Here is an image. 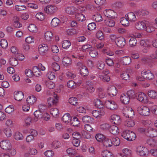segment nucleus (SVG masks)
<instances>
[{
	"label": "nucleus",
	"mask_w": 157,
	"mask_h": 157,
	"mask_svg": "<svg viewBox=\"0 0 157 157\" xmlns=\"http://www.w3.org/2000/svg\"><path fill=\"white\" fill-rule=\"evenodd\" d=\"M36 98L33 95L28 97L26 99V101L28 104L32 105L36 101Z\"/></svg>",
	"instance_id": "obj_30"
},
{
	"label": "nucleus",
	"mask_w": 157,
	"mask_h": 157,
	"mask_svg": "<svg viewBox=\"0 0 157 157\" xmlns=\"http://www.w3.org/2000/svg\"><path fill=\"white\" fill-rule=\"evenodd\" d=\"M147 144L150 147H153L157 145V141L154 139H150L147 140Z\"/></svg>",
	"instance_id": "obj_29"
},
{
	"label": "nucleus",
	"mask_w": 157,
	"mask_h": 157,
	"mask_svg": "<svg viewBox=\"0 0 157 157\" xmlns=\"http://www.w3.org/2000/svg\"><path fill=\"white\" fill-rule=\"evenodd\" d=\"M52 68L55 71H58L60 69V66L57 63L54 62L52 64Z\"/></svg>",
	"instance_id": "obj_59"
},
{
	"label": "nucleus",
	"mask_w": 157,
	"mask_h": 157,
	"mask_svg": "<svg viewBox=\"0 0 157 157\" xmlns=\"http://www.w3.org/2000/svg\"><path fill=\"white\" fill-rule=\"evenodd\" d=\"M110 141H111V140H109L105 137L102 143L104 147H110L112 146Z\"/></svg>",
	"instance_id": "obj_33"
},
{
	"label": "nucleus",
	"mask_w": 157,
	"mask_h": 157,
	"mask_svg": "<svg viewBox=\"0 0 157 157\" xmlns=\"http://www.w3.org/2000/svg\"><path fill=\"white\" fill-rule=\"evenodd\" d=\"M123 154L126 155L127 157H129L131 155V151L128 149H123Z\"/></svg>",
	"instance_id": "obj_61"
},
{
	"label": "nucleus",
	"mask_w": 157,
	"mask_h": 157,
	"mask_svg": "<svg viewBox=\"0 0 157 157\" xmlns=\"http://www.w3.org/2000/svg\"><path fill=\"white\" fill-rule=\"evenodd\" d=\"M121 136L129 141L134 140L136 138V135L133 132L129 130H126L122 133Z\"/></svg>",
	"instance_id": "obj_1"
},
{
	"label": "nucleus",
	"mask_w": 157,
	"mask_h": 157,
	"mask_svg": "<svg viewBox=\"0 0 157 157\" xmlns=\"http://www.w3.org/2000/svg\"><path fill=\"white\" fill-rule=\"evenodd\" d=\"M70 123L74 126H78L80 124L78 119L75 117H71Z\"/></svg>",
	"instance_id": "obj_25"
},
{
	"label": "nucleus",
	"mask_w": 157,
	"mask_h": 157,
	"mask_svg": "<svg viewBox=\"0 0 157 157\" xmlns=\"http://www.w3.org/2000/svg\"><path fill=\"white\" fill-rule=\"evenodd\" d=\"M96 36L100 40H102L104 38L103 33L100 31L97 32Z\"/></svg>",
	"instance_id": "obj_58"
},
{
	"label": "nucleus",
	"mask_w": 157,
	"mask_h": 157,
	"mask_svg": "<svg viewBox=\"0 0 157 157\" xmlns=\"http://www.w3.org/2000/svg\"><path fill=\"white\" fill-rule=\"evenodd\" d=\"M130 98H134L136 97L137 94H136L133 90L128 91L126 94Z\"/></svg>",
	"instance_id": "obj_43"
},
{
	"label": "nucleus",
	"mask_w": 157,
	"mask_h": 157,
	"mask_svg": "<svg viewBox=\"0 0 157 157\" xmlns=\"http://www.w3.org/2000/svg\"><path fill=\"white\" fill-rule=\"evenodd\" d=\"M14 138L17 140H22L23 136L22 134L19 132H16L14 134Z\"/></svg>",
	"instance_id": "obj_51"
},
{
	"label": "nucleus",
	"mask_w": 157,
	"mask_h": 157,
	"mask_svg": "<svg viewBox=\"0 0 157 157\" xmlns=\"http://www.w3.org/2000/svg\"><path fill=\"white\" fill-rule=\"evenodd\" d=\"M136 13L132 12H130L126 14L125 17H127L129 21L131 22L135 21L136 20Z\"/></svg>",
	"instance_id": "obj_16"
},
{
	"label": "nucleus",
	"mask_w": 157,
	"mask_h": 157,
	"mask_svg": "<svg viewBox=\"0 0 157 157\" xmlns=\"http://www.w3.org/2000/svg\"><path fill=\"white\" fill-rule=\"evenodd\" d=\"M50 113L52 116L55 117H57L59 114V110L56 108H52L51 109Z\"/></svg>",
	"instance_id": "obj_45"
},
{
	"label": "nucleus",
	"mask_w": 157,
	"mask_h": 157,
	"mask_svg": "<svg viewBox=\"0 0 157 157\" xmlns=\"http://www.w3.org/2000/svg\"><path fill=\"white\" fill-rule=\"evenodd\" d=\"M146 135L148 137H153L157 136V130L151 128L146 129Z\"/></svg>",
	"instance_id": "obj_7"
},
{
	"label": "nucleus",
	"mask_w": 157,
	"mask_h": 157,
	"mask_svg": "<svg viewBox=\"0 0 157 157\" xmlns=\"http://www.w3.org/2000/svg\"><path fill=\"white\" fill-rule=\"evenodd\" d=\"M47 77L49 79L53 80L55 77V74L51 71H49L47 74Z\"/></svg>",
	"instance_id": "obj_60"
},
{
	"label": "nucleus",
	"mask_w": 157,
	"mask_h": 157,
	"mask_svg": "<svg viewBox=\"0 0 157 157\" xmlns=\"http://www.w3.org/2000/svg\"><path fill=\"white\" fill-rule=\"evenodd\" d=\"M121 62L124 65H127L131 63V59L130 57L126 56L121 59Z\"/></svg>",
	"instance_id": "obj_18"
},
{
	"label": "nucleus",
	"mask_w": 157,
	"mask_h": 157,
	"mask_svg": "<svg viewBox=\"0 0 157 157\" xmlns=\"http://www.w3.org/2000/svg\"><path fill=\"white\" fill-rule=\"evenodd\" d=\"M137 99L143 103H146L147 102V96L146 94L143 93L139 92L137 94Z\"/></svg>",
	"instance_id": "obj_10"
},
{
	"label": "nucleus",
	"mask_w": 157,
	"mask_h": 157,
	"mask_svg": "<svg viewBox=\"0 0 157 157\" xmlns=\"http://www.w3.org/2000/svg\"><path fill=\"white\" fill-rule=\"evenodd\" d=\"M124 124L125 125L129 127H132L135 124L134 121L129 118L126 120Z\"/></svg>",
	"instance_id": "obj_38"
},
{
	"label": "nucleus",
	"mask_w": 157,
	"mask_h": 157,
	"mask_svg": "<svg viewBox=\"0 0 157 157\" xmlns=\"http://www.w3.org/2000/svg\"><path fill=\"white\" fill-rule=\"evenodd\" d=\"M123 114L124 116L126 117L131 118L134 115V112L133 110L131 108H126L124 109Z\"/></svg>",
	"instance_id": "obj_3"
},
{
	"label": "nucleus",
	"mask_w": 157,
	"mask_h": 157,
	"mask_svg": "<svg viewBox=\"0 0 157 157\" xmlns=\"http://www.w3.org/2000/svg\"><path fill=\"white\" fill-rule=\"evenodd\" d=\"M148 95L152 98L157 99V92L155 90H150L148 91Z\"/></svg>",
	"instance_id": "obj_39"
},
{
	"label": "nucleus",
	"mask_w": 157,
	"mask_h": 157,
	"mask_svg": "<svg viewBox=\"0 0 157 157\" xmlns=\"http://www.w3.org/2000/svg\"><path fill=\"white\" fill-rule=\"evenodd\" d=\"M44 155L48 157H52L54 155V153L52 151L48 150L46 151L44 153Z\"/></svg>",
	"instance_id": "obj_63"
},
{
	"label": "nucleus",
	"mask_w": 157,
	"mask_h": 157,
	"mask_svg": "<svg viewBox=\"0 0 157 157\" xmlns=\"http://www.w3.org/2000/svg\"><path fill=\"white\" fill-rule=\"evenodd\" d=\"M54 99L53 98L49 97L48 98L47 101L48 106L51 107L52 105H56L58 99L57 98V95L54 96Z\"/></svg>",
	"instance_id": "obj_15"
},
{
	"label": "nucleus",
	"mask_w": 157,
	"mask_h": 157,
	"mask_svg": "<svg viewBox=\"0 0 157 157\" xmlns=\"http://www.w3.org/2000/svg\"><path fill=\"white\" fill-rule=\"evenodd\" d=\"M115 43L118 47L122 48L125 45V40L124 38L122 37H119L117 38Z\"/></svg>",
	"instance_id": "obj_12"
},
{
	"label": "nucleus",
	"mask_w": 157,
	"mask_h": 157,
	"mask_svg": "<svg viewBox=\"0 0 157 157\" xmlns=\"http://www.w3.org/2000/svg\"><path fill=\"white\" fill-rule=\"evenodd\" d=\"M155 28L151 25L146 24L144 29L148 33H151L155 30Z\"/></svg>",
	"instance_id": "obj_42"
},
{
	"label": "nucleus",
	"mask_w": 157,
	"mask_h": 157,
	"mask_svg": "<svg viewBox=\"0 0 157 157\" xmlns=\"http://www.w3.org/2000/svg\"><path fill=\"white\" fill-rule=\"evenodd\" d=\"M71 117L68 113L65 114L62 117V120L65 123H68L70 122Z\"/></svg>",
	"instance_id": "obj_37"
},
{
	"label": "nucleus",
	"mask_w": 157,
	"mask_h": 157,
	"mask_svg": "<svg viewBox=\"0 0 157 157\" xmlns=\"http://www.w3.org/2000/svg\"><path fill=\"white\" fill-rule=\"evenodd\" d=\"M0 44L3 48H6L8 46V43L6 40L3 39L1 40Z\"/></svg>",
	"instance_id": "obj_55"
},
{
	"label": "nucleus",
	"mask_w": 157,
	"mask_h": 157,
	"mask_svg": "<svg viewBox=\"0 0 157 157\" xmlns=\"http://www.w3.org/2000/svg\"><path fill=\"white\" fill-rule=\"evenodd\" d=\"M121 77L124 80H129L130 79L129 74L126 72H123L121 75Z\"/></svg>",
	"instance_id": "obj_49"
},
{
	"label": "nucleus",
	"mask_w": 157,
	"mask_h": 157,
	"mask_svg": "<svg viewBox=\"0 0 157 157\" xmlns=\"http://www.w3.org/2000/svg\"><path fill=\"white\" fill-rule=\"evenodd\" d=\"M77 65L80 67L82 66L80 69V73L82 76H86L88 75L89 72L87 68L86 67L82 66V63H78Z\"/></svg>",
	"instance_id": "obj_11"
},
{
	"label": "nucleus",
	"mask_w": 157,
	"mask_h": 157,
	"mask_svg": "<svg viewBox=\"0 0 157 157\" xmlns=\"http://www.w3.org/2000/svg\"><path fill=\"white\" fill-rule=\"evenodd\" d=\"M3 132L8 137H10L12 135L11 129L9 128L4 129Z\"/></svg>",
	"instance_id": "obj_54"
},
{
	"label": "nucleus",
	"mask_w": 157,
	"mask_h": 157,
	"mask_svg": "<svg viewBox=\"0 0 157 157\" xmlns=\"http://www.w3.org/2000/svg\"><path fill=\"white\" fill-rule=\"evenodd\" d=\"M101 155L103 157H113L112 153L107 150L102 151L101 153Z\"/></svg>",
	"instance_id": "obj_36"
},
{
	"label": "nucleus",
	"mask_w": 157,
	"mask_h": 157,
	"mask_svg": "<svg viewBox=\"0 0 157 157\" xmlns=\"http://www.w3.org/2000/svg\"><path fill=\"white\" fill-rule=\"evenodd\" d=\"M136 151L137 154L141 156H145L148 151L146 148L142 146L137 147Z\"/></svg>",
	"instance_id": "obj_8"
},
{
	"label": "nucleus",
	"mask_w": 157,
	"mask_h": 157,
	"mask_svg": "<svg viewBox=\"0 0 157 157\" xmlns=\"http://www.w3.org/2000/svg\"><path fill=\"white\" fill-rule=\"evenodd\" d=\"M109 130L111 134L114 135H117L119 133L118 127L114 125L110 126Z\"/></svg>",
	"instance_id": "obj_22"
},
{
	"label": "nucleus",
	"mask_w": 157,
	"mask_h": 157,
	"mask_svg": "<svg viewBox=\"0 0 157 157\" xmlns=\"http://www.w3.org/2000/svg\"><path fill=\"white\" fill-rule=\"evenodd\" d=\"M105 105L108 109L111 110L116 109L118 107L116 102L111 100L106 101Z\"/></svg>",
	"instance_id": "obj_4"
},
{
	"label": "nucleus",
	"mask_w": 157,
	"mask_h": 157,
	"mask_svg": "<svg viewBox=\"0 0 157 157\" xmlns=\"http://www.w3.org/2000/svg\"><path fill=\"white\" fill-rule=\"evenodd\" d=\"M71 45V43L68 40H65L63 41L62 46L63 48L66 49L68 48Z\"/></svg>",
	"instance_id": "obj_47"
},
{
	"label": "nucleus",
	"mask_w": 157,
	"mask_h": 157,
	"mask_svg": "<svg viewBox=\"0 0 157 157\" xmlns=\"http://www.w3.org/2000/svg\"><path fill=\"white\" fill-rule=\"evenodd\" d=\"M52 33L50 31H47L45 33V38L47 40H51L52 38Z\"/></svg>",
	"instance_id": "obj_48"
},
{
	"label": "nucleus",
	"mask_w": 157,
	"mask_h": 157,
	"mask_svg": "<svg viewBox=\"0 0 157 157\" xmlns=\"http://www.w3.org/2000/svg\"><path fill=\"white\" fill-rule=\"evenodd\" d=\"M24 94L21 91H16L14 93V97L15 99L18 101H20L23 98Z\"/></svg>",
	"instance_id": "obj_17"
},
{
	"label": "nucleus",
	"mask_w": 157,
	"mask_h": 157,
	"mask_svg": "<svg viewBox=\"0 0 157 157\" xmlns=\"http://www.w3.org/2000/svg\"><path fill=\"white\" fill-rule=\"evenodd\" d=\"M105 137L103 135L101 134H97L95 136V138L97 141L101 142Z\"/></svg>",
	"instance_id": "obj_52"
},
{
	"label": "nucleus",
	"mask_w": 157,
	"mask_h": 157,
	"mask_svg": "<svg viewBox=\"0 0 157 157\" xmlns=\"http://www.w3.org/2000/svg\"><path fill=\"white\" fill-rule=\"evenodd\" d=\"M110 142L111 144L116 146H118L120 144V139L117 137L113 138Z\"/></svg>",
	"instance_id": "obj_31"
},
{
	"label": "nucleus",
	"mask_w": 157,
	"mask_h": 157,
	"mask_svg": "<svg viewBox=\"0 0 157 157\" xmlns=\"http://www.w3.org/2000/svg\"><path fill=\"white\" fill-rule=\"evenodd\" d=\"M111 119L112 120L111 122L117 125H119L121 122L120 117L117 115L115 114L112 115L111 117Z\"/></svg>",
	"instance_id": "obj_14"
},
{
	"label": "nucleus",
	"mask_w": 157,
	"mask_h": 157,
	"mask_svg": "<svg viewBox=\"0 0 157 157\" xmlns=\"http://www.w3.org/2000/svg\"><path fill=\"white\" fill-rule=\"evenodd\" d=\"M48 50V47L45 44H42L39 47V51L40 54L41 55H44L47 52Z\"/></svg>",
	"instance_id": "obj_13"
},
{
	"label": "nucleus",
	"mask_w": 157,
	"mask_h": 157,
	"mask_svg": "<svg viewBox=\"0 0 157 157\" xmlns=\"http://www.w3.org/2000/svg\"><path fill=\"white\" fill-rule=\"evenodd\" d=\"M137 44L136 39L134 37L130 38L129 41V44L131 47H134L136 46Z\"/></svg>",
	"instance_id": "obj_53"
},
{
	"label": "nucleus",
	"mask_w": 157,
	"mask_h": 157,
	"mask_svg": "<svg viewBox=\"0 0 157 157\" xmlns=\"http://www.w3.org/2000/svg\"><path fill=\"white\" fill-rule=\"evenodd\" d=\"M120 22L122 25L125 26H127L129 24V21L127 17L126 18L123 17L121 18Z\"/></svg>",
	"instance_id": "obj_46"
},
{
	"label": "nucleus",
	"mask_w": 157,
	"mask_h": 157,
	"mask_svg": "<svg viewBox=\"0 0 157 157\" xmlns=\"http://www.w3.org/2000/svg\"><path fill=\"white\" fill-rule=\"evenodd\" d=\"M82 121L84 123H91L93 121V119L90 116H85L82 117Z\"/></svg>",
	"instance_id": "obj_28"
},
{
	"label": "nucleus",
	"mask_w": 157,
	"mask_h": 157,
	"mask_svg": "<svg viewBox=\"0 0 157 157\" xmlns=\"http://www.w3.org/2000/svg\"><path fill=\"white\" fill-rule=\"evenodd\" d=\"M33 73V75L36 76H39L40 75V71L37 66H35L32 68Z\"/></svg>",
	"instance_id": "obj_32"
},
{
	"label": "nucleus",
	"mask_w": 157,
	"mask_h": 157,
	"mask_svg": "<svg viewBox=\"0 0 157 157\" xmlns=\"http://www.w3.org/2000/svg\"><path fill=\"white\" fill-rule=\"evenodd\" d=\"M91 83L89 81L86 82V88L89 92L91 93L94 91L95 89Z\"/></svg>",
	"instance_id": "obj_35"
},
{
	"label": "nucleus",
	"mask_w": 157,
	"mask_h": 157,
	"mask_svg": "<svg viewBox=\"0 0 157 157\" xmlns=\"http://www.w3.org/2000/svg\"><path fill=\"white\" fill-rule=\"evenodd\" d=\"M113 13H115L114 11L111 10H109L105 12L104 14L108 17L113 18L115 17V16L113 15Z\"/></svg>",
	"instance_id": "obj_41"
},
{
	"label": "nucleus",
	"mask_w": 157,
	"mask_h": 157,
	"mask_svg": "<svg viewBox=\"0 0 157 157\" xmlns=\"http://www.w3.org/2000/svg\"><path fill=\"white\" fill-rule=\"evenodd\" d=\"M146 26V24L143 21L139 22L136 23L135 25L136 28L138 30H144Z\"/></svg>",
	"instance_id": "obj_23"
},
{
	"label": "nucleus",
	"mask_w": 157,
	"mask_h": 157,
	"mask_svg": "<svg viewBox=\"0 0 157 157\" xmlns=\"http://www.w3.org/2000/svg\"><path fill=\"white\" fill-rule=\"evenodd\" d=\"M69 102L72 105H76L78 104V100L75 97H71L69 99Z\"/></svg>",
	"instance_id": "obj_34"
},
{
	"label": "nucleus",
	"mask_w": 157,
	"mask_h": 157,
	"mask_svg": "<svg viewBox=\"0 0 157 157\" xmlns=\"http://www.w3.org/2000/svg\"><path fill=\"white\" fill-rule=\"evenodd\" d=\"M43 113L40 109L35 111L34 113V115L35 117L34 119V121H36L38 119H41L43 117Z\"/></svg>",
	"instance_id": "obj_20"
},
{
	"label": "nucleus",
	"mask_w": 157,
	"mask_h": 157,
	"mask_svg": "<svg viewBox=\"0 0 157 157\" xmlns=\"http://www.w3.org/2000/svg\"><path fill=\"white\" fill-rule=\"evenodd\" d=\"M141 74L143 77L145 78L151 80L154 78L153 74L149 70H144L141 72Z\"/></svg>",
	"instance_id": "obj_9"
},
{
	"label": "nucleus",
	"mask_w": 157,
	"mask_h": 157,
	"mask_svg": "<svg viewBox=\"0 0 157 157\" xmlns=\"http://www.w3.org/2000/svg\"><path fill=\"white\" fill-rule=\"evenodd\" d=\"M0 147L2 149L7 150L11 148V145L9 140H3L0 142Z\"/></svg>",
	"instance_id": "obj_5"
},
{
	"label": "nucleus",
	"mask_w": 157,
	"mask_h": 157,
	"mask_svg": "<svg viewBox=\"0 0 157 157\" xmlns=\"http://www.w3.org/2000/svg\"><path fill=\"white\" fill-rule=\"evenodd\" d=\"M28 29L30 31L32 32H35L37 30V28L35 25L32 24L29 25Z\"/></svg>",
	"instance_id": "obj_56"
},
{
	"label": "nucleus",
	"mask_w": 157,
	"mask_h": 157,
	"mask_svg": "<svg viewBox=\"0 0 157 157\" xmlns=\"http://www.w3.org/2000/svg\"><path fill=\"white\" fill-rule=\"evenodd\" d=\"M137 111L140 115L144 116H148L150 115L149 108L144 106L139 107L137 109Z\"/></svg>",
	"instance_id": "obj_2"
},
{
	"label": "nucleus",
	"mask_w": 157,
	"mask_h": 157,
	"mask_svg": "<svg viewBox=\"0 0 157 157\" xmlns=\"http://www.w3.org/2000/svg\"><path fill=\"white\" fill-rule=\"evenodd\" d=\"M67 85L70 88H74L76 87L75 82L72 80L68 81L67 82Z\"/></svg>",
	"instance_id": "obj_57"
},
{
	"label": "nucleus",
	"mask_w": 157,
	"mask_h": 157,
	"mask_svg": "<svg viewBox=\"0 0 157 157\" xmlns=\"http://www.w3.org/2000/svg\"><path fill=\"white\" fill-rule=\"evenodd\" d=\"M108 94L110 96H115L117 94V89L114 86H112L110 87L108 89Z\"/></svg>",
	"instance_id": "obj_21"
},
{
	"label": "nucleus",
	"mask_w": 157,
	"mask_h": 157,
	"mask_svg": "<svg viewBox=\"0 0 157 157\" xmlns=\"http://www.w3.org/2000/svg\"><path fill=\"white\" fill-rule=\"evenodd\" d=\"M94 105L98 109H101L103 107V103L99 99L97 98L94 101Z\"/></svg>",
	"instance_id": "obj_24"
},
{
	"label": "nucleus",
	"mask_w": 157,
	"mask_h": 157,
	"mask_svg": "<svg viewBox=\"0 0 157 157\" xmlns=\"http://www.w3.org/2000/svg\"><path fill=\"white\" fill-rule=\"evenodd\" d=\"M71 59L69 57H64L63 59V63L65 66H69L71 64Z\"/></svg>",
	"instance_id": "obj_26"
},
{
	"label": "nucleus",
	"mask_w": 157,
	"mask_h": 157,
	"mask_svg": "<svg viewBox=\"0 0 157 157\" xmlns=\"http://www.w3.org/2000/svg\"><path fill=\"white\" fill-rule=\"evenodd\" d=\"M60 21L58 18L55 17L53 18L51 22V25L53 27L57 26L59 24Z\"/></svg>",
	"instance_id": "obj_40"
},
{
	"label": "nucleus",
	"mask_w": 157,
	"mask_h": 157,
	"mask_svg": "<svg viewBox=\"0 0 157 157\" xmlns=\"http://www.w3.org/2000/svg\"><path fill=\"white\" fill-rule=\"evenodd\" d=\"M151 110L154 114L157 115V105H154L150 106Z\"/></svg>",
	"instance_id": "obj_64"
},
{
	"label": "nucleus",
	"mask_w": 157,
	"mask_h": 157,
	"mask_svg": "<svg viewBox=\"0 0 157 157\" xmlns=\"http://www.w3.org/2000/svg\"><path fill=\"white\" fill-rule=\"evenodd\" d=\"M76 11V8L73 6L68 7L65 9L66 12L69 14H74Z\"/></svg>",
	"instance_id": "obj_27"
},
{
	"label": "nucleus",
	"mask_w": 157,
	"mask_h": 157,
	"mask_svg": "<svg viewBox=\"0 0 157 157\" xmlns=\"http://www.w3.org/2000/svg\"><path fill=\"white\" fill-rule=\"evenodd\" d=\"M130 98L126 94L124 93L122 94L120 97V100L121 102L125 104H128L130 100Z\"/></svg>",
	"instance_id": "obj_19"
},
{
	"label": "nucleus",
	"mask_w": 157,
	"mask_h": 157,
	"mask_svg": "<svg viewBox=\"0 0 157 157\" xmlns=\"http://www.w3.org/2000/svg\"><path fill=\"white\" fill-rule=\"evenodd\" d=\"M108 26L110 27H113L115 25V22L113 19H108L106 22Z\"/></svg>",
	"instance_id": "obj_62"
},
{
	"label": "nucleus",
	"mask_w": 157,
	"mask_h": 157,
	"mask_svg": "<svg viewBox=\"0 0 157 157\" xmlns=\"http://www.w3.org/2000/svg\"><path fill=\"white\" fill-rule=\"evenodd\" d=\"M75 17L77 20L81 22L85 20V16L82 13H78L75 15Z\"/></svg>",
	"instance_id": "obj_44"
},
{
	"label": "nucleus",
	"mask_w": 157,
	"mask_h": 157,
	"mask_svg": "<svg viewBox=\"0 0 157 157\" xmlns=\"http://www.w3.org/2000/svg\"><path fill=\"white\" fill-rule=\"evenodd\" d=\"M9 63L13 66H15L18 64L17 60L16 58H10L9 60Z\"/></svg>",
	"instance_id": "obj_50"
},
{
	"label": "nucleus",
	"mask_w": 157,
	"mask_h": 157,
	"mask_svg": "<svg viewBox=\"0 0 157 157\" xmlns=\"http://www.w3.org/2000/svg\"><path fill=\"white\" fill-rule=\"evenodd\" d=\"M57 9V7L54 5H49L45 7L44 10L47 13L52 14L56 12Z\"/></svg>",
	"instance_id": "obj_6"
}]
</instances>
